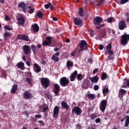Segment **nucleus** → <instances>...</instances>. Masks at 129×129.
Returning a JSON list of instances; mask_svg holds the SVG:
<instances>
[{
	"instance_id": "1",
	"label": "nucleus",
	"mask_w": 129,
	"mask_h": 129,
	"mask_svg": "<svg viewBox=\"0 0 129 129\" xmlns=\"http://www.w3.org/2000/svg\"><path fill=\"white\" fill-rule=\"evenodd\" d=\"M129 34H126L124 33V34L121 36L120 44L122 46H125L128 43Z\"/></svg>"
},
{
	"instance_id": "2",
	"label": "nucleus",
	"mask_w": 129,
	"mask_h": 129,
	"mask_svg": "<svg viewBox=\"0 0 129 129\" xmlns=\"http://www.w3.org/2000/svg\"><path fill=\"white\" fill-rule=\"evenodd\" d=\"M40 83L44 89H47L50 85V80L47 78H41Z\"/></svg>"
},
{
	"instance_id": "3",
	"label": "nucleus",
	"mask_w": 129,
	"mask_h": 129,
	"mask_svg": "<svg viewBox=\"0 0 129 129\" xmlns=\"http://www.w3.org/2000/svg\"><path fill=\"white\" fill-rule=\"evenodd\" d=\"M108 103L107 99H103L101 101L99 105V109L102 112H104L106 109Z\"/></svg>"
},
{
	"instance_id": "4",
	"label": "nucleus",
	"mask_w": 129,
	"mask_h": 129,
	"mask_svg": "<svg viewBox=\"0 0 129 129\" xmlns=\"http://www.w3.org/2000/svg\"><path fill=\"white\" fill-rule=\"evenodd\" d=\"M70 83V80L66 77H62L59 79V84L61 87H65Z\"/></svg>"
},
{
	"instance_id": "5",
	"label": "nucleus",
	"mask_w": 129,
	"mask_h": 129,
	"mask_svg": "<svg viewBox=\"0 0 129 129\" xmlns=\"http://www.w3.org/2000/svg\"><path fill=\"white\" fill-rule=\"evenodd\" d=\"M79 45L80 49L82 50H87L88 49L89 45L85 40H81Z\"/></svg>"
},
{
	"instance_id": "6",
	"label": "nucleus",
	"mask_w": 129,
	"mask_h": 129,
	"mask_svg": "<svg viewBox=\"0 0 129 129\" xmlns=\"http://www.w3.org/2000/svg\"><path fill=\"white\" fill-rule=\"evenodd\" d=\"M82 110L80 107L76 106L72 109V113H75L77 116H79L81 114Z\"/></svg>"
},
{
	"instance_id": "7",
	"label": "nucleus",
	"mask_w": 129,
	"mask_h": 129,
	"mask_svg": "<svg viewBox=\"0 0 129 129\" xmlns=\"http://www.w3.org/2000/svg\"><path fill=\"white\" fill-rule=\"evenodd\" d=\"M52 42V38L50 36H47L46 37V40H44L42 42L43 46H47L51 44Z\"/></svg>"
},
{
	"instance_id": "8",
	"label": "nucleus",
	"mask_w": 129,
	"mask_h": 129,
	"mask_svg": "<svg viewBox=\"0 0 129 129\" xmlns=\"http://www.w3.org/2000/svg\"><path fill=\"white\" fill-rule=\"evenodd\" d=\"M59 112V108L58 106H55L53 111V117L57 118Z\"/></svg>"
},
{
	"instance_id": "9",
	"label": "nucleus",
	"mask_w": 129,
	"mask_h": 129,
	"mask_svg": "<svg viewBox=\"0 0 129 129\" xmlns=\"http://www.w3.org/2000/svg\"><path fill=\"white\" fill-rule=\"evenodd\" d=\"M126 23L121 20L119 22L118 24V28L120 30H123L124 29L126 28Z\"/></svg>"
},
{
	"instance_id": "10",
	"label": "nucleus",
	"mask_w": 129,
	"mask_h": 129,
	"mask_svg": "<svg viewBox=\"0 0 129 129\" xmlns=\"http://www.w3.org/2000/svg\"><path fill=\"white\" fill-rule=\"evenodd\" d=\"M77 75H78V71L77 70L74 71V72H73L70 76V81L71 82L75 81Z\"/></svg>"
},
{
	"instance_id": "11",
	"label": "nucleus",
	"mask_w": 129,
	"mask_h": 129,
	"mask_svg": "<svg viewBox=\"0 0 129 129\" xmlns=\"http://www.w3.org/2000/svg\"><path fill=\"white\" fill-rule=\"evenodd\" d=\"M102 22H103V19L100 17H96L93 19V22L95 25H99Z\"/></svg>"
},
{
	"instance_id": "12",
	"label": "nucleus",
	"mask_w": 129,
	"mask_h": 129,
	"mask_svg": "<svg viewBox=\"0 0 129 129\" xmlns=\"http://www.w3.org/2000/svg\"><path fill=\"white\" fill-rule=\"evenodd\" d=\"M23 50L25 55H28L31 52L30 47L28 45H25L23 46Z\"/></svg>"
},
{
	"instance_id": "13",
	"label": "nucleus",
	"mask_w": 129,
	"mask_h": 129,
	"mask_svg": "<svg viewBox=\"0 0 129 129\" xmlns=\"http://www.w3.org/2000/svg\"><path fill=\"white\" fill-rule=\"evenodd\" d=\"M23 96L24 99L29 100L32 97V94L28 91H25Z\"/></svg>"
},
{
	"instance_id": "14",
	"label": "nucleus",
	"mask_w": 129,
	"mask_h": 129,
	"mask_svg": "<svg viewBox=\"0 0 129 129\" xmlns=\"http://www.w3.org/2000/svg\"><path fill=\"white\" fill-rule=\"evenodd\" d=\"M31 30H33V32L34 33H38L39 31V27L36 23L32 24Z\"/></svg>"
},
{
	"instance_id": "15",
	"label": "nucleus",
	"mask_w": 129,
	"mask_h": 129,
	"mask_svg": "<svg viewBox=\"0 0 129 129\" xmlns=\"http://www.w3.org/2000/svg\"><path fill=\"white\" fill-rule=\"evenodd\" d=\"M33 69L34 71L36 73H39L41 72V67L37 63H35L33 64Z\"/></svg>"
},
{
	"instance_id": "16",
	"label": "nucleus",
	"mask_w": 129,
	"mask_h": 129,
	"mask_svg": "<svg viewBox=\"0 0 129 129\" xmlns=\"http://www.w3.org/2000/svg\"><path fill=\"white\" fill-rule=\"evenodd\" d=\"M53 86L54 89V93L57 95L60 92V86L57 83L54 84Z\"/></svg>"
},
{
	"instance_id": "17",
	"label": "nucleus",
	"mask_w": 129,
	"mask_h": 129,
	"mask_svg": "<svg viewBox=\"0 0 129 129\" xmlns=\"http://www.w3.org/2000/svg\"><path fill=\"white\" fill-rule=\"evenodd\" d=\"M74 23L76 26H82L83 25V21L81 19L75 18L74 20Z\"/></svg>"
},
{
	"instance_id": "18",
	"label": "nucleus",
	"mask_w": 129,
	"mask_h": 129,
	"mask_svg": "<svg viewBox=\"0 0 129 129\" xmlns=\"http://www.w3.org/2000/svg\"><path fill=\"white\" fill-rule=\"evenodd\" d=\"M18 23L20 25L23 26L25 24L26 22V19L24 17H19L17 19Z\"/></svg>"
},
{
	"instance_id": "19",
	"label": "nucleus",
	"mask_w": 129,
	"mask_h": 129,
	"mask_svg": "<svg viewBox=\"0 0 129 129\" xmlns=\"http://www.w3.org/2000/svg\"><path fill=\"white\" fill-rule=\"evenodd\" d=\"M90 83V81L87 80H85L82 84V88L85 89H88L89 88Z\"/></svg>"
},
{
	"instance_id": "20",
	"label": "nucleus",
	"mask_w": 129,
	"mask_h": 129,
	"mask_svg": "<svg viewBox=\"0 0 129 129\" xmlns=\"http://www.w3.org/2000/svg\"><path fill=\"white\" fill-rule=\"evenodd\" d=\"M61 108L63 109H66L68 111L69 109L70 106L67 104V103L64 101L61 102Z\"/></svg>"
},
{
	"instance_id": "21",
	"label": "nucleus",
	"mask_w": 129,
	"mask_h": 129,
	"mask_svg": "<svg viewBox=\"0 0 129 129\" xmlns=\"http://www.w3.org/2000/svg\"><path fill=\"white\" fill-rule=\"evenodd\" d=\"M18 84H13L12 88L11 90V93L14 94H16L18 90Z\"/></svg>"
},
{
	"instance_id": "22",
	"label": "nucleus",
	"mask_w": 129,
	"mask_h": 129,
	"mask_svg": "<svg viewBox=\"0 0 129 129\" xmlns=\"http://www.w3.org/2000/svg\"><path fill=\"white\" fill-rule=\"evenodd\" d=\"M17 67L18 69H20L21 70H24L25 69V63L23 61L18 62L17 64Z\"/></svg>"
},
{
	"instance_id": "23",
	"label": "nucleus",
	"mask_w": 129,
	"mask_h": 129,
	"mask_svg": "<svg viewBox=\"0 0 129 129\" xmlns=\"http://www.w3.org/2000/svg\"><path fill=\"white\" fill-rule=\"evenodd\" d=\"M31 48L33 53L34 54H36L37 53V51L38 50V48L37 47V46L34 44H32L31 45Z\"/></svg>"
},
{
	"instance_id": "24",
	"label": "nucleus",
	"mask_w": 129,
	"mask_h": 129,
	"mask_svg": "<svg viewBox=\"0 0 129 129\" xmlns=\"http://www.w3.org/2000/svg\"><path fill=\"white\" fill-rule=\"evenodd\" d=\"M11 36H12L11 33L5 31V34L4 35V39L5 40H7V38L10 37Z\"/></svg>"
},
{
	"instance_id": "25",
	"label": "nucleus",
	"mask_w": 129,
	"mask_h": 129,
	"mask_svg": "<svg viewBox=\"0 0 129 129\" xmlns=\"http://www.w3.org/2000/svg\"><path fill=\"white\" fill-rule=\"evenodd\" d=\"M90 80L92 83H97L98 82V76H94L93 77L90 78Z\"/></svg>"
},
{
	"instance_id": "26",
	"label": "nucleus",
	"mask_w": 129,
	"mask_h": 129,
	"mask_svg": "<svg viewBox=\"0 0 129 129\" xmlns=\"http://www.w3.org/2000/svg\"><path fill=\"white\" fill-rule=\"evenodd\" d=\"M108 92H109V88L108 87H106L105 88L102 89V93L104 97H105L107 95V94L108 93Z\"/></svg>"
},
{
	"instance_id": "27",
	"label": "nucleus",
	"mask_w": 129,
	"mask_h": 129,
	"mask_svg": "<svg viewBox=\"0 0 129 129\" xmlns=\"http://www.w3.org/2000/svg\"><path fill=\"white\" fill-rule=\"evenodd\" d=\"M36 16H37L40 19H42L43 16V13L40 11H38L36 14Z\"/></svg>"
},
{
	"instance_id": "28",
	"label": "nucleus",
	"mask_w": 129,
	"mask_h": 129,
	"mask_svg": "<svg viewBox=\"0 0 129 129\" xmlns=\"http://www.w3.org/2000/svg\"><path fill=\"white\" fill-rule=\"evenodd\" d=\"M79 15L81 17H83L85 16L84 13V10L82 8H81L79 9Z\"/></svg>"
},
{
	"instance_id": "29",
	"label": "nucleus",
	"mask_w": 129,
	"mask_h": 129,
	"mask_svg": "<svg viewBox=\"0 0 129 129\" xmlns=\"http://www.w3.org/2000/svg\"><path fill=\"white\" fill-rule=\"evenodd\" d=\"M74 63L73 61H72L70 60L67 61V67L72 68L74 67Z\"/></svg>"
},
{
	"instance_id": "30",
	"label": "nucleus",
	"mask_w": 129,
	"mask_h": 129,
	"mask_svg": "<svg viewBox=\"0 0 129 129\" xmlns=\"http://www.w3.org/2000/svg\"><path fill=\"white\" fill-rule=\"evenodd\" d=\"M106 34H107L106 31L105 30H103L102 31L100 35L102 38H105L106 37Z\"/></svg>"
},
{
	"instance_id": "31",
	"label": "nucleus",
	"mask_w": 129,
	"mask_h": 129,
	"mask_svg": "<svg viewBox=\"0 0 129 129\" xmlns=\"http://www.w3.org/2000/svg\"><path fill=\"white\" fill-rule=\"evenodd\" d=\"M51 60L54 61L55 62H57L59 61V59L58 56L53 55L51 57Z\"/></svg>"
},
{
	"instance_id": "32",
	"label": "nucleus",
	"mask_w": 129,
	"mask_h": 129,
	"mask_svg": "<svg viewBox=\"0 0 129 129\" xmlns=\"http://www.w3.org/2000/svg\"><path fill=\"white\" fill-rule=\"evenodd\" d=\"M18 7L19 8H24L25 7H27V5L26 4L24 3V2H21L20 3H19L18 5Z\"/></svg>"
},
{
	"instance_id": "33",
	"label": "nucleus",
	"mask_w": 129,
	"mask_h": 129,
	"mask_svg": "<svg viewBox=\"0 0 129 129\" xmlns=\"http://www.w3.org/2000/svg\"><path fill=\"white\" fill-rule=\"evenodd\" d=\"M120 1H116V3L119 5H124L128 2V0H120Z\"/></svg>"
},
{
	"instance_id": "34",
	"label": "nucleus",
	"mask_w": 129,
	"mask_h": 129,
	"mask_svg": "<svg viewBox=\"0 0 129 129\" xmlns=\"http://www.w3.org/2000/svg\"><path fill=\"white\" fill-rule=\"evenodd\" d=\"M107 77H108L107 74L106 73H104L102 74L101 79L103 81L107 79Z\"/></svg>"
},
{
	"instance_id": "35",
	"label": "nucleus",
	"mask_w": 129,
	"mask_h": 129,
	"mask_svg": "<svg viewBox=\"0 0 129 129\" xmlns=\"http://www.w3.org/2000/svg\"><path fill=\"white\" fill-rule=\"evenodd\" d=\"M84 78L83 75L81 74H78L77 75V79L78 81H81Z\"/></svg>"
},
{
	"instance_id": "36",
	"label": "nucleus",
	"mask_w": 129,
	"mask_h": 129,
	"mask_svg": "<svg viewBox=\"0 0 129 129\" xmlns=\"http://www.w3.org/2000/svg\"><path fill=\"white\" fill-rule=\"evenodd\" d=\"M129 124V116H126V120L125 122L124 126L125 127L128 126Z\"/></svg>"
},
{
	"instance_id": "37",
	"label": "nucleus",
	"mask_w": 129,
	"mask_h": 129,
	"mask_svg": "<svg viewBox=\"0 0 129 129\" xmlns=\"http://www.w3.org/2000/svg\"><path fill=\"white\" fill-rule=\"evenodd\" d=\"M87 96L91 100H94L95 99V96L94 94H88Z\"/></svg>"
},
{
	"instance_id": "38",
	"label": "nucleus",
	"mask_w": 129,
	"mask_h": 129,
	"mask_svg": "<svg viewBox=\"0 0 129 129\" xmlns=\"http://www.w3.org/2000/svg\"><path fill=\"white\" fill-rule=\"evenodd\" d=\"M112 48V45L111 44H108L106 47V51H108L111 50Z\"/></svg>"
},
{
	"instance_id": "39",
	"label": "nucleus",
	"mask_w": 129,
	"mask_h": 129,
	"mask_svg": "<svg viewBox=\"0 0 129 129\" xmlns=\"http://www.w3.org/2000/svg\"><path fill=\"white\" fill-rule=\"evenodd\" d=\"M90 117L91 120H94L97 117V114H92Z\"/></svg>"
},
{
	"instance_id": "40",
	"label": "nucleus",
	"mask_w": 129,
	"mask_h": 129,
	"mask_svg": "<svg viewBox=\"0 0 129 129\" xmlns=\"http://www.w3.org/2000/svg\"><path fill=\"white\" fill-rule=\"evenodd\" d=\"M119 93L121 94L125 95L126 94V91L123 89H121L119 90Z\"/></svg>"
},
{
	"instance_id": "41",
	"label": "nucleus",
	"mask_w": 129,
	"mask_h": 129,
	"mask_svg": "<svg viewBox=\"0 0 129 129\" xmlns=\"http://www.w3.org/2000/svg\"><path fill=\"white\" fill-rule=\"evenodd\" d=\"M105 1V0H99V3H98L97 4H96V6L97 7H99L101 4H103V3Z\"/></svg>"
},
{
	"instance_id": "42",
	"label": "nucleus",
	"mask_w": 129,
	"mask_h": 129,
	"mask_svg": "<svg viewBox=\"0 0 129 129\" xmlns=\"http://www.w3.org/2000/svg\"><path fill=\"white\" fill-rule=\"evenodd\" d=\"M124 81V84H126L127 86L129 87V79L125 78Z\"/></svg>"
},
{
	"instance_id": "43",
	"label": "nucleus",
	"mask_w": 129,
	"mask_h": 129,
	"mask_svg": "<svg viewBox=\"0 0 129 129\" xmlns=\"http://www.w3.org/2000/svg\"><path fill=\"white\" fill-rule=\"evenodd\" d=\"M23 40L25 41H29V37L26 35H23Z\"/></svg>"
},
{
	"instance_id": "44",
	"label": "nucleus",
	"mask_w": 129,
	"mask_h": 129,
	"mask_svg": "<svg viewBox=\"0 0 129 129\" xmlns=\"http://www.w3.org/2000/svg\"><path fill=\"white\" fill-rule=\"evenodd\" d=\"M34 8H31V9L29 10L28 11V13L29 14H32L34 13Z\"/></svg>"
},
{
	"instance_id": "45",
	"label": "nucleus",
	"mask_w": 129,
	"mask_h": 129,
	"mask_svg": "<svg viewBox=\"0 0 129 129\" xmlns=\"http://www.w3.org/2000/svg\"><path fill=\"white\" fill-rule=\"evenodd\" d=\"M4 29L6 30H8V31H12L13 29L12 28L10 27V26L8 25H5L4 26Z\"/></svg>"
},
{
	"instance_id": "46",
	"label": "nucleus",
	"mask_w": 129,
	"mask_h": 129,
	"mask_svg": "<svg viewBox=\"0 0 129 129\" xmlns=\"http://www.w3.org/2000/svg\"><path fill=\"white\" fill-rule=\"evenodd\" d=\"M50 2H48V3L47 4H45L44 5V8L46 10L49 9V6H50Z\"/></svg>"
},
{
	"instance_id": "47",
	"label": "nucleus",
	"mask_w": 129,
	"mask_h": 129,
	"mask_svg": "<svg viewBox=\"0 0 129 129\" xmlns=\"http://www.w3.org/2000/svg\"><path fill=\"white\" fill-rule=\"evenodd\" d=\"M50 11H53L54 10L53 5L51 3L49 4V9Z\"/></svg>"
},
{
	"instance_id": "48",
	"label": "nucleus",
	"mask_w": 129,
	"mask_h": 129,
	"mask_svg": "<svg viewBox=\"0 0 129 129\" xmlns=\"http://www.w3.org/2000/svg\"><path fill=\"white\" fill-rule=\"evenodd\" d=\"M38 123L40 124V126H44L45 125V123L43 121L40 120L38 121Z\"/></svg>"
},
{
	"instance_id": "49",
	"label": "nucleus",
	"mask_w": 129,
	"mask_h": 129,
	"mask_svg": "<svg viewBox=\"0 0 129 129\" xmlns=\"http://www.w3.org/2000/svg\"><path fill=\"white\" fill-rule=\"evenodd\" d=\"M26 81L29 85H30L31 84V78L27 77L26 78Z\"/></svg>"
},
{
	"instance_id": "50",
	"label": "nucleus",
	"mask_w": 129,
	"mask_h": 129,
	"mask_svg": "<svg viewBox=\"0 0 129 129\" xmlns=\"http://www.w3.org/2000/svg\"><path fill=\"white\" fill-rule=\"evenodd\" d=\"M82 126L80 124H77L76 125V129H82Z\"/></svg>"
},
{
	"instance_id": "51",
	"label": "nucleus",
	"mask_w": 129,
	"mask_h": 129,
	"mask_svg": "<svg viewBox=\"0 0 129 129\" xmlns=\"http://www.w3.org/2000/svg\"><path fill=\"white\" fill-rule=\"evenodd\" d=\"M23 35L18 34L17 36V39L19 40H23Z\"/></svg>"
},
{
	"instance_id": "52",
	"label": "nucleus",
	"mask_w": 129,
	"mask_h": 129,
	"mask_svg": "<svg viewBox=\"0 0 129 129\" xmlns=\"http://www.w3.org/2000/svg\"><path fill=\"white\" fill-rule=\"evenodd\" d=\"M99 89V86L98 85H94V90L95 91H98Z\"/></svg>"
},
{
	"instance_id": "53",
	"label": "nucleus",
	"mask_w": 129,
	"mask_h": 129,
	"mask_svg": "<svg viewBox=\"0 0 129 129\" xmlns=\"http://www.w3.org/2000/svg\"><path fill=\"white\" fill-rule=\"evenodd\" d=\"M104 26V24H99V26H96V28L98 29H100L102 27Z\"/></svg>"
},
{
	"instance_id": "54",
	"label": "nucleus",
	"mask_w": 129,
	"mask_h": 129,
	"mask_svg": "<svg viewBox=\"0 0 129 129\" xmlns=\"http://www.w3.org/2000/svg\"><path fill=\"white\" fill-rule=\"evenodd\" d=\"M45 97L47 99H49L50 98V95L49 93H45Z\"/></svg>"
},
{
	"instance_id": "55",
	"label": "nucleus",
	"mask_w": 129,
	"mask_h": 129,
	"mask_svg": "<svg viewBox=\"0 0 129 129\" xmlns=\"http://www.w3.org/2000/svg\"><path fill=\"white\" fill-rule=\"evenodd\" d=\"M31 120L33 123H36L37 121V120L36 119V118H31Z\"/></svg>"
},
{
	"instance_id": "56",
	"label": "nucleus",
	"mask_w": 129,
	"mask_h": 129,
	"mask_svg": "<svg viewBox=\"0 0 129 129\" xmlns=\"http://www.w3.org/2000/svg\"><path fill=\"white\" fill-rule=\"evenodd\" d=\"M113 58H114V56H113V55H109L108 56V60H113Z\"/></svg>"
},
{
	"instance_id": "57",
	"label": "nucleus",
	"mask_w": 129,
	"mask_h": 129,
	"mask_svg": "<svg viewBox=\"0 0 129 129\" xmlns=\"http://www.w3.org/2000/svg\"><path fill=\"white\" fill-rule=\"evenodd\" d=\"M113 22V18H109L108 19V21H107V22L109 23H112Z\"/></svg>"
},
{
	"instance_id": "58",
	"label": "nucleus",
	"mask_w": 129,
	"mask_h": 129,
	"mask_svg": "<svg viewBox=\"0 0 129 129\" xmlns=\"http://www.w3.org/2000/svg\"><path fill=\"white\" fill-rule=\"evenodd\" d=\"M101 122V119L100 118H97V119H96L95 120V122L96 123H99Z\"/></svg>"
},
{
	"instance_id": "59",
	"label": "nucleus",
	"mask_w": 129,
	"mask_h": 129,
	"mask_svg": "<svg viewBox=\"0 0 129 129\" xmlns=\"http://www.w3.org/2000/svg\"><path fill=\"white\" fill-rule=\"evenodd\" d=\"M94 31L93 30H90V35L92 37L94 36Z\"/></svg>"
},
{
	"instance_id": "60",
	"label": "nucleus",
	"mask_w": 129,
	"mask_h": 129,
	"mask_svg": "<svg viewBox=\"0 0 129 129\" xmlns=\"http://www.w3.org/2000/svg\"><path fill=\"white\" fill-rule=\"evenodd\" d=\"M27 9V6L25 7L24 8H22V11L24 13H27V11H26Z\"/></svg>"
},
{
	"instance_id": "61",
	"label": "nucleus",
	"mask_w": 129,
	"mask_h": 129,
	"mask_svg": "<svg viewBox=\"0 0 129 129\" xmlns=\"http://www.w3.org/2000/svg\"><path fill=\"white\" fill-rule=\"evenodd\" d=\"M124 95V94L119 93V97L120 99L122 100Z\"/></svg>"
},
{
	"instance_id": "62",
	"label": "nucleus",
	"mask_w": 129,
	"mask_h": 129,
	"mask_svg": "<svg viewBox=\"0 0 129 129\" xmlns=\"http://www.w3.org/2000/svg\"><path fill=\"white\" fill-rule=\"evenodd\" d=\"M99 49L100 50H102L104 49V46L102 44H99Z\"/></svg>"
},
{
	"instance_id": "63",
	"label": "nucleus",
	"mask_w": 129,
	"mask_h": 129,
	"mask_svg": "<svg viewBox=\"0 0 129 129\" xmlns=\"http://www.w3.org/2000/svg\"><path fill=\"white\" fill-rule=\"evenodd\" d=\"M99 72V70H98V69H95L93 70V74H96L97 73Z\"/></svg>"
},
{
	"instance_id": "64",
	"label": "nucleus",
	"mask_w": 129,
	"mask_h": 129,
	"mask_svg": "<svg viewBox=\"0 0 129 129\" xmlns=\"http://www.w3.org/2000/svg\"><path fill=\"white\" fill-rule=\"evenodd\" d=\"M108 53L109 54L111 55H114V52L113 50H110L108 51Z\"/></svg>"
}]
</instances>
